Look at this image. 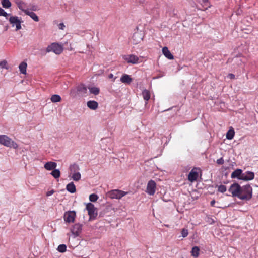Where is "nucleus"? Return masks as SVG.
I'll list each match as a JSON object with an SVG mask.
<instances>
[{
    "label": "nucleus",
    "instance_id": "1",
    "mask_svg": "<svg viewBox=\"0 0 258 258\" xmlns=\"http://www.w3.org/2000/svg\"><path fill=\"white\" fill-rule=\"evenodd\" d=\"M252 196V188L249 184L241 186L237 198L242 200H249Z\"/></svg>",
    "mask_w": 258,
    "mask_h": 258
},
{
    "label": "nucleus",
    "instance_id": "2",
    "mask_svg": "<svg viewBox=\"0 0 258 258\" xmlns=\"http://www.w3.org/2000/svg\"><path fill=\"white\" fill-rule=\"evenodd\" d=\"M0 144L7 147L14 149H17L18 147V145L16 142L5 135H0Z\"/></svg>",
    "mask_w": 258,
    "mask_h": 258
},
{
    "label": "nucleus",
    "instance_id": "3",
    "mask_svg": "<svg viewBox=\"0 0 258 258\" xmlns=\"http://www.w3.org/2000/svg\"><path fill=\"white\" fill-rule=\"evenodd\" d=\"M63 50V44H60L58 43H52L47 46L46 51L47 53L53 52L56 54H61Z\"/></svg>",
    "mask_w": 258,
    "mask_h": 258
},
{
    "label": "nucleus",
    "instance_id": "4",
    "mask_svg": "<svg viewBox=\"0 0 258 258\" xmlns=\"http://www.w3.org/2000/svg\"><path fill=\"white\" fill-rule=\"evenodd\" d=\"M126 194H127V192L119 189H114L108 191L107 192V196L111 199H120Z\"/></svg>",
    "mask_w": 258,
    "mask_h": 258
},
{
    "label": "nucleus",
    "instance_id": "5",
    "mask_svg": "<svg viewBox=\"0 0 258 258\" xmlns=\"http://www.w3.org/2000/svg\"><path fill=\"white\" fill-rule=\"evenodd\" d=\"M123 59L128 63L138 64L141 62L139 57L134 54L125 55L123 56Z\"/></svg>",
    "mask_w": 258,
    "mask_h": 258
},
{
    "label": "nucleus",
    "instance_id": "6",
    "mask_svg": "<svg viewBox=\"0 0 258 258\" xmlns=\"http://www.w3.org/2000/svg\"><path fill=\"white\" fill-rule=\"evenodd\" d=\"M156 188V184L153 180H150L147 186L146 192L150 196L154 195Z\"/></svg>",
    "mask_w": 258,
    "mask_h": 258
},
{
    "label": "nucleus",
    "instance_id": "7",
    "mask_svg": "<svg viewBox=\"0 0 258 258\" xmlns=\"http://www.w3.org/2000/svg\"><path fill=\"white\" fill-rule=\"evenodd\" d=\"M9 21L13 27L16 26V30L17 31L21 29V22L18 17L11 16L9 19Z\"/></svg>",
    "mask_w": 258,
    "mask_h": 258
},
{
    "label": "nucleus",
    "instance_id": "8",
    "mask_svg": "<svg viewBox=\"0 0 258 258\" xmlns=\"http://www.w3.org/2000/svg\"><path fill=\"white\" fill-rule=\"evenodd\" d=\"M86 209L90 218H95L97 216V210L93 204L88 203L86 205Z\"/></svg>",
    "mask_w": 258,
    "mask_h": 258
},
{
    "label": "nucleus",
    "instance_id": "9",
    "mask_svg": "<svg viewBox=\"0 0 258 258\" xmlns=\"http://www.w3.org/2000/svg\"><path fill=\"white\" fill-rule=\"evenodd\" d=\"M200 170L199 168H194L191 171L189 172L188 176V180L191 182H194L196 181L198 177L199 174L198 171Z\"/></svg>",
    "mask_w": 258,
    "mask_h": 258
},
{
    "label": "nucleus",
    "instance_id": "10",
    "mask_svg": "<svg viewBox=\"0 0 258 258\" xmlns=\"http://www.w3.org/2000/svg\"><path fill=\"white\" fill-rule=\"evenodd\" d=\"M76 217V212L75 211H68L64 214V220L67 223H73Z\"/></svg>",
    "mask_w": 258,
    "mask_h": 258
},
{
    "label": "nucleus",
    "instance_id": "11",
    "mask_svg": "<svg viewBox=\"0 0 258 258\" xmlns=\"http://www.w3.org/2000/svg\"><path fill=\"white\" fill-rule=\"evenodd\" d=\"M241 187V186H240L238 183H235L230 186L229 191L231 193L233 197H237L239 194Z\"/></svg>",
    "mask_w": 258,
    "mask_h": 258
},
{
    "label": "nucleus",
    "instance_id": "12",
    "mask_svg": "<svg viewBox=\"0 0 258 258\" xmlns=\"http://www.w3.org/2000/svg\"><path fill=\"white\" fill-rule=\"evenodd\" d=\"M254 178V173L251 171H247L244 173H242V175L241 177V178H240V179L244 181H249L253 179Z\"/></svg>",
    "mask_w": 258,
    "mask_h": 258
},
{
    "label": "nucleus",
    "instance_id": "13",
    "mask_svg": "<svg viewBox=\"0 0 258 258\" xmlns=\"http://www.w3.org/2000/svg\"><path fill=\"white\" fill-rule=\"evenodd\" d=\"M82 229V225L79 223L75 224L71 229L72 233L76 236H78Z\"/></svg>",
    "mask_w": 258,
    "mask_h": 258
},
{
    "label": "nucleus",
    "instance_id": "14",
    "mask_svg": "<svg viewBox=\"0 0 258 258\" xmlns=\"http://www.w3.org/2000/svg\"><path fill=\"white\" fill-rule=\"evenodd\" d=\"M19 9L23 11L27 15L29 16L35 21L38 22L39 21V18L35 13L30 12L27 9H22L20 7H19Z\"/></svg>",
    "mask_w": 258,
    "mask_h": 258
},
{
    "label": "nucleus",
    "instance_id": "15",
    "mask_svg": "<svg viewBox=\"0 0 258 258\" xmlns=\"http://www.w3.org/2000/svg\"><path fill=\"white\" fill-rule=\"evenodd\" d=\"M133 81V79L129 75L124 74L120 78V81L124 84H130Z\"/></svg>",
    "mask_w": 258,
    "mask_h": 258
},
{
    "label": "nucleus",
    "instance_id": "16",
    "mask_svg": "<svg viewBox=\"0 0 258 258\" xmlns=\"http://www.w3.org/2000/svg\"><path fill=\"white\" fill-rule=\"evenodd\" d=\"M162 53L164 55L169 59L172 60L174 59L173 55L171 53L167 47H164L162 48Z\"/></svg>",
    "mask_w": 258,
    "mask_h": 258
},
{
    "label": "nucleus",
    "instance_id": "17",
    "mask_svg": "<svg viewBox=\"0 0 258 258\" xmlns=\"http://www.w3.org/2000/svg\"><path fill=\"white\" fill-rule=\"evenodd\" d=\"M44 166L47 170H52L56 167L57 164L54 162H47L44 164Z\"/></svg>",
    "mask_w": 258,
    "mask_h": 258
},
{
    "label": "nucleus",
    "instance_id": "18",
    "mask_svg": "<svg viewBox=\"0 0 258 258\" xmlns=\"http://www.w3.org/2000/svg\"><path fill=\"white\" fill-rule=\"evenodd\" d=\"M242 175V171L240 169H237L235 171H234L231 175V177L232 178H237L239 179H240V178Z\"/></svg>",
    "mask_w": 258,
    "mask_h": 258
},
{
    "label": "nucleus",
    "instance_id": "19",
    "mask_svg": "<svg viewBox=\"0 0 258 258\" xmlns=\"http://www.w3.org/2000/svg\"><path fill=\"white\" fill-rule=\"evenodd\" d=\"M77 90L80 94H85L87 92V88L84 84H81L77 86Z\"/></svg>",
    "mask_w": 258,
    "mask_h": 258
},
{
    "label": "nucleus",
    "instance_id": "20",
    "mask_svg": "<svg viewBox=\"0 0 258 258\" xmlns=\"http://www.w3.org/2000/svg\"><path fill=\"white\" fill-rule=\"evenodd\" d=\"M66 189L71 194H74L76 191V186L73 182H71L67 185Z\"/></svg>",
    "mask_w": 258,
    "mask_h": 258
},
{
    "label": "nucleus",
    "instance_id": "21",
    "mask_svg": "<svg viewBox=\"0 0 258 258\" xmlns=\"http://www.w3.org/2000/svg\"><path fill=\"white\" fill-rule=\"evenodd\" d=\"M87 106L90 109L95 110L97 108L98 104L95 101H89L87 102Z\"/></svg>",
    "mask_w": 258,
    "mask_h": 258
},
{
    "label": "nucleus",
    "instance_id": "22",
    "mask_svg": "<svg viewBox=\"0 0 258 258\" xmlns=\"http://www.w3.org/2000/svg\"><path fill=\"white\" fill-rule=\"evenodd\" d=\"M27 64L25 62H22L19 66V69L21 72V73L23 74H26V69H27Z\"/></svg>",
    "mask_w": 258,
    "mask_h": 258
},
{
    "label": "nucleus",
    "instance_id": "23",
    "mask_svg": "<svg viewBox=\"0 0 258 258\" xmlns=\"http://www.w3.org/2000/svg\"><path fill=\"white\" fill-rule=\"evenodd\" d=\"M234 135H235L234 130L232 127H231L228 131V132L226 134V137L227 139L231 140L233 138Z\"/></svg>",
    "mask_w": 258,
    "mask_h": 258
},
{
    "label": "nucleus",
    "instance_id": "24",
    "mask_svg": "<svg viewBox=\"0 0 258 258\" xmlns=\"http://www.w3.org/2000/svg\"><path fill=\"white\" fill-rule=\"evenodd\" d=\"M200 249L198 246H194L191 250V253L192 256L197 257L199 255Z\"/></svg>",
    "mask_w": 258,
    "mask_h": 258
},
{
    "label": "nucleus",
    "instance_id": "25",
    "mask_svg": "<svg viewBox=\"0 0 258 258\" xmlns=\"http://www.w3.org/2000/svg\"><path fill=\"white\" fill-rule=\"evenodd\" d=\"M142 95L144 99L146 101H148L150 98V93L147 90H144L142 92Z\"/></svg>",
    "mask_w": 258,
    "mask_h": 258
},
{
    "label": "nucleus",
    "instance_id": "26",
    "mask_svg": "<svg viewBox=\"0 0 258 258\" xmlns=\"http://www.w3.org/2000/svg\"><path fill=\"white\" fill-rule=\"evenodd\" d=\"M51 175L53 176V177L57 179L60 176V172L59 169H56L55 168L53 170V171L51 172Z\"/></svg>",
    "mask_w": 258,
    "mask_h": 258
},
{
    "label": "nucleus",
    "instance_id": "27",
    "mask_svg": "<svg viewBox=\"0 0 258 258\" xmlns=\"http://www.w3.org/2000/svg\"><path fill=\"white\" fill-rule=\"evenodd\" d=\"M61 100V98L59 95H53L51 97V101L54 103L60 102Z\"/></svg>",
    "mask_w": 258,
    "mask_h": 258
},
{
    "label": "nucleus",
    "instance_id": "28",
    "mask_svg": "<svg viewBox=\"0 0 258 258\" xmlns=\"http://www.w3.org/2000/svg\"><path fill=\"white\" fill-rule=\"evenodd\" d=\"M89 91L91 93L97 95L100 93V89L98 87H93L89 88Z\"/></svg>",
    "mask_w": 258,
    "mask_h": 258
},
{
    "label": "nucleus",
    "instance_id": "29",
    "mask_svg": "<svg viewBox=\"0 0 258 258\" xmlns=\"http://www.w3.org/2000/svg\"><path fill=\"white\" fill-rule=\"evenodd\" d=\"M81 177V174L79 172L73 173L72 179L75 181H78Z\"/></svg>",
    "mask_w": 258,
    "mask_h": 258
},
{
    "label": "nucleus",
    "instance_id": "30",
    "mask_svg": "<svg viewBox=\"0 0 258 258\" xmlns=\"http://www.w3.org/2000/svg\"><path fill=\"white\" fill-rule=\"evenodd\" d=\"M1 3L4 8H9L11 6V3L9 0H2Z\"/></svg>",
    "mask_w": 258,
    "mask_h": 258
},
{
    "label": "nucleus",
    "instance_id": "31",
    "mask_svg": "<svg viewBox=\"0 0 258 258\" xmlns=\"http://www.w3.org/2000/svg\"><path fill=\"white\" fill-rule=\"evenodd\" d=\"M70 169L73 173L77 172L79 170V167L77 164H74L70 166Z\"/></svg>",
    "mask_w": 258,
    "mask_h": 258
},
{
    "label": "nucleus",
    "instance_id": "32",
    "mask_svg": "<svg viewBox=\"0 0 258 258\" xmlns=\"http://www.w3.org/2000/svg\"><path fill=\"white\" fill-rule=\"evenodd\" d=\"M57 250L61 253L64 252L67 250V246L65 244H60L58 246Z\"/></svg>",
    "mask_w": 258,
    "mask_h": 258
},
{
    "label": "nucleus",
    "instance_id": "33",
    "mask_svg": "<svg viewBox=\"0 0 258 258\" xmlns=\"http://www.w3.org/2000/svg\"><path fill=\"white\" fill-rule=\"evenodd\" d=\"M98 199V197L95 194H91L89 196V200L90 201L94 202H96Z\"/></svg>",
    "mask_w": 258,
    "mask_h": 258
},
{
    "label": "nucleus",
    "instance_id": "34",
    "mask_svg": "<svg viewBox=\"0 0 258 258\" xmlns=\"http://www.w3.org/2000/svg\"><path fill=\"white\" fill-rule=\"evenodd\" d=\"M227 190L226 186L224 185H220L218 187V191L221 193L225 192Z\"/></svg>",
    "mask_w": 258,
    "mask_h": 258
},
{
    "label": "nucleus",
    "instance_id": "35",
    "mask_svg": "<svg viewBox=\"0 0 258 258\" xmlns=\"http://www.w3.org/2000/svg\"><path fill=\"white\" fill-rule=\"evenodd\" d=\"M181 233L182 236L184 238L187 236L188 234V230L187 228H184L181 230Z\"/></svg>",
    "mask_w": 258,
    "mask_h": 258
},
{
    "label": "nucleus",
    "instance_id": "36",
    "mask_svg": "<svg viewBox=\"0 0 258 258\" xmlns=\"http://www.w3.org/2000/svg\"><path fill=\"white\" fill-rule=\"evenodd\" d=\"M0 66L2 68L8 69V64L6 60H4L0 62Z\"/></svg>",
    "mask_w": 258,
    "mask_h": 258
},
{
    "label": "nucleus",
    "instance_id": "37",
    "mask_svg": "<svg viewBox=\"0 0 258 258\" xmlns=\"http://www.w3.org/2000/svg\"><path fill=\"white\" fill-rule=\"evenodd\" d=\"M8 15L9 14H7L3 9L0 8V16L7 17Z\"/></svg>",
    "mask_w": 258,
    "mask_h": 258
},
{
    "label": "nucleus",
    "instance_id": "38",
    "mask_svg": "<svg viewBox=\"0 0 258 258\" xmlns=\"http://www.w3.org/2000/svg\"><path fill=\"white\" fill-rule=\"evenodd\" d=\"M216 163L218 164H219V165H222L224 164V159H223V158H221L219 159H217V161H216Z\"/></svg>",
    "mask_w": 258,
    "mask_h": 258
},
{
    "label": "nucleus",
    "instance_id": "39",
    "mask_svg": "<svg viewBox=\"0 0 258 258\" xmlns=\"http://www.w3.org/2000/svg\"><path fill=\"white\" fill-rule=\"evenodd\" d=\"M108 78L109 79H112V81L113 82H114L115 81V79H116V77H114V76H113V75L112 74H110L108 76Z\"/></svg>",
    "mask_w": 258,
    "mask_h": 258
},
{
    "label": "nucleus",
    "instance_id": "40",
    "mask_svg": "<svg viewBox=\"0 0 258 258\" xmlns=\"http://www.w3.org/2000/svg\"><path fill=\"white\" fill-rule=\"evenodd\" d=\"M54 192V190H51L50 191H48L46 192V196H50L51 195H52V194H53Z\"/></svg>",
    "mask_w": 258,
    "mask_h": 258
},
{
    "label": "nucleus",
    "instance_id": "41",
    "mask_svg": "<svg viewBox=\"0 0 258 258\" xmlns=\"http://www.w3.org/2000/svg\"><path fill=\"white\" fill-rule=\"evenodd\" d=\"M59 26V28L60 29H61V30L64 29V28L65 27V25H64V24H63V23H60V24H59V26Z\"/></svg>",
    "mask_w": 258,
    "mask_h": 258
},
{
    "label": "nucleus",
    "instance_id": "42",
    "mask_svg": "<svg viewBox=\"0 0 258 258\" xmlns=\"http://www.w3.org/2000/svg\"><path fill=\"white\" fill-rule=\"evenodd\" d=\"M228 76L230 79H234L235 78V75L233 74H229Z\"/></svg>",
    "mask_w": 258,
    "mask_h": 258
},
{
    "label": "nucleus",
    "instance_id": "43",
    "mask_svg": "<svg viewBox=\"0 0 258 258\" xmlns=\"http://www.w3.org/2000/svg\"><path fill=\"white\" fill-rule=\"evenodd\" d=\"M215 203V201L214 200H212L210 203L211 206L212 207H214Z\"/></svg>",
    "mask_w": 258,
    "mask_h": 258
},
{
    "label": "nucleus",
    "instance_id": "44",
    "mask_svg": "<svg viewBox=\"0 0 258 258\" xmlns=\"http://www.w3.org/2000/svg\"><path fill=\"white\" fill-rule=\"evenodd\" d=\"M24 4L23 3H20L19 4H18V7L19 8V7H20L21 8L23 9V6H22V5Z\"/></svg>",
    "mask_w": 258,
    "mask_h": 258
},
{
    "label": "nucleus",
    "instance_id": "45",
    "mask_svg": "<svg viewBox=\"0 0 258 258\" xmlns=\"http://www.w3.org/2000/svg\"><path fill=\"white\" fill-rule=\"evenodd\" d=\"M203 2L204 3H206V2H208V0H203Z\"/></svg>",
    "mask_w": 258,
    "mask_h": 258
},
{
    "label": "nucleus",
    "instance_id": "46",
    "mask_svg": "<svg viewBox=\"0 0 258 258\" xmlns=\"http://www.w3.org/2000/svg\"><path fill=\"white\" fill-rule=\"evenodd\" d=\"M34 11H35L36 10V9L34 8V7H33V9H32Z\"/></svg>",
    "mask_w": 258,
    "mask_h": 258
},
{
    "label": "nucleus",
    "instance_id": "47",
    "mask_svg": "<svg viewBox=\"0 0 258 258\" xmlns=\"http://www.w3.org/2000/svg\"><path fill=\"white\" fill-rule=\"evenodd\" d=\"M135 36H136V34H134V35H133V37H135Z\"/></svg>",
    "mask_w": 258,
    "mask_h": 258
}]
</instances>
